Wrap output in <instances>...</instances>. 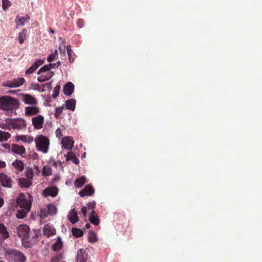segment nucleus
Listing matches in <instances>:
<instances>
[{"label": "nucleus", "instance_id": "f257e3e1", "mask_svg": "<svg viewBox=\"0 0 262 262\" xmlns=\"http://www.w3.org/2000/svg\"><path fill=\"white\" fill-rule=\"evenodd\" d=\"M31 197H32L31 195L28 194L27 198L24 193H20L17 197L16 203L20 208L17 210L16 214L18 219H24L29 211L31 206V203L30 200Z\"/></svg>", "mask_w": 262, "mask_h": 262}, {"label": "nucleus", "instance_id": "f03ea898", "mask_svg": "<svg viewBox=\"0 0 262 262\" xmlns=\"http://www.w3.org/2000/svg\"><path fill=\"white\" fill-rule=\"evenodd\" d=\"M19 107V102L16 98L9 96L0 97V110L13 111Z\"/></svg>", "mask_w": 262, "mask_h": 262}, {"label": "nucleus", "instance_id": "7ed1b4c3", "mask_svg": "<svg viewBox=\"0 0 262 262\" xmlns=\"http://www.w3.org/2000/svg\"><path fill=\"white\" fill-rule=\"evenodd\" d=\"M4 255L7 258L13 262H25L26 258L20 252L10 248H6L4 250Z\"/></svg>", "mask_w": 262, "mask_h": 262}, {"label": "nucleus", "instance_id": "20e7f679", "mask_svg": "<svg viewBox=\"0 0 262 262\" xmlns=\"http://www.w3.org/2000/svg\"><path fill=\"white\" fill-rule=\"evenodd\" d=\"M30 228L26 225H20L16 228V233L21 238L23 244L26 247L31 246V244L29 242L30 237Z\"/></svg>", "mask_w": 262, "mask_h": 262}, {"label": "nucleus", "instance_id": "39448f33", "mask_svg": "<svg viewBox=\"0 0 262 262\" xmlns=\"http://www.w3.org/2000/svg\"><path fill=\"white\" fill-rule=\"evenodd\" d=\"M36 149L37 150L41 151L43 153H47L48 151L50 140L47 137L42 135H38L35 139Z\"/></svg>", "mask_w": 262, "mask_h": 262}, {"label": "nucleus", "instance_id": "423d86ee", "mask_svg": "<svg viewBox=\"0 0 262 262\" xmlns=\"http://www.w3.org/2000/svg\"><path fill=\"white\" fill-rule=\"evenodd\" d=\"M25 82L24 78L20 77L16 79H13L12 80L8 81L2 84L3 86L8 88H16L22 85Z\"/></svg>", "mask_w": 262, "mask_h": 262}, {"label": "nucleus", "instance_id": "0eeeda50", "mask_svg": "<svg viewBox=\"0 0 262 262\" xmlns=\"http://www.w3.org/2000/svg\"><path fill=\"white\" fill-rule=\"evenodd\" d=\"M12 128L14 129H25L27 126V123L25 120L21 118L17 119H12V122H10Z\"/></svg>", "mask_w": 262, "mask_h": 262}, {"label": "nucleus", "instance_id": "6e6552de", "mask_svg": "<svg viewBox=\"0 0 262 262\" xmlns=\"http://www.w3.org/2000/svg\"><path fill=\"white\" fill-rule=\"evenodd\" d=\"M31 120L34 129H40L42 128L45 119L42 115H39L33 117Z\"/></svg>", "mask_w": 262, "mask_h": 262}, {"label": "nucleus", "instance_id": "1a4fd4ad", "mask_svg": "<svg viewBox=\"0 0 262 262\" xmlns=\"http://www.w3.org/2000/svg\"><path fill=\"white\" fill-rule=\"evenodd\" d=\"M0 183L5 187L11 188L13 181L11 177L4 173H0Z\"/></svg>", "mask_w": 262, "mask_h": 262}, {"label": "nucleus", "instance_id": "9d476101", "mask_svg": "<svg viewBox=\"0 0 262 262\" xmlns=\"http://www.w3.org/2000/svg\"><path fill=\"white\" fill-rule=\"evenodd\" d=\"M20 96L21 100L26 104L36 105L37 103V100L31 95L22 93Z\"/></svg>", "mask_w": 262, "mask_h": 262}, {"label": "nucleus", "instance_id": "9b49d317", "mask_svg": "<svg viewBox=\"0 0 262 262\" xmlns=\"http://www.w3.org/2000/svg\"><path fill=\"white\" fill-rule=\"evenodd\" d=\"M95 189L91 185H87L84 189L79 192V194L81 197L91 196L94 193Z\"/></svg>", "mask_w": 262, "mask_h": 262}, {"label": "nucleus", "instance_id": "f8f14e48", "mask_svg": "<svg viewBox=\"0 0 262 262\" xmlns=\"http://www.w3.org/2000/svg\"><path fill=\"white\" fill-rule=\"evenodd\" d=\"M58 192V189L56 187H48L43 190V195L47 197L51 196L52 197L56 196Z\"/></svg>", "mask_w": 262, "mask_h": 262}, {"label": "nucleus", "instance_id": "ddd939ff", "mask_svg": "<svg viewBox=\"0 0 262 262\" xmlns=\"http://www.w3.org/2000/svg\"><path fill=\"white\" fill-rule=\"evenodd\" d=\"M88 255L85 249H80L76 255L77 262H87Z\"/></svg>", "mask_w": 262, "mask_h": 262}, {"label": "nucleus", "instance_id": "4468645a", "mask_svg": "<svg viewBox=\"0 0 262 262\" xmlns=\"http://www.w3.org/2000/svg\"><path fill=\"white\" fill-rule=\"evenodd\" d=\"M43 233L45 235L49 237L56 234V230L52 225L48 224L44 226Z\"/></svg>", "mask_w": 262, "mask_h": 262}, {"label": "nucleus", "instance_id": "2eb2a0df", "mask_svg": "<svg viewBox=\"0 0 262 262\" xmlns=\"http://www.w3.org/2000/svg\"><path fill=\"white\" fill-rule=\"evenodd\" d=\"M43 59H39L35 61L25 72L26 75H29L33 73L36 69L44 63Z\"/></svg>", "mask_w": 262, "mask_h": 262}, {"label": "nucleus", "instance_id": "dca6fc26", "mask_svg": "<svg viewBox=\"0 0 262 262\" xmlns=\"http://www.w3.org/2000/svg\"><path fill=\"white\" fill-rule=\"evenodd\" d=\"M61 143L64 148L71 149L74 142L70 137H65L62 139Z\"/></svg>", "mask_w": 262, "mask_h": 262}, {"label": "nucleus", "instance_id": "f3484780", "mask_svg": "<svg viewBox=\"0 0 262 262\" xmlns=\"http://www.w3.org/2000/svg\"><path fill=\"white\" fill-rule=\"evenodd\" d=\"M25 112L26 116H34L40 112V109L36 106H27L25 107Z\"/></svg>", "mask_w": 262, "mask_h": 262}, {"label": "nucleus", "instance_id": "a211bd4d", "mask_svg": "<svg viewBox=\"0 0 262 262\" xmlns=\"http://www.w3.org/2000/svg\"><path fill=\"white\" fill-rule=\"evenodd\" d=\"M11 151L15 154L22 156L26 152V149L23 145L13 144L11 146Z\"/></svg>", "mask_w": 262, "mask_h": 262}, {"label": "nucleus", "instance_id": "6ab92c4d", "mask_svg": "<svg viewBox=\"0 0 262 262\" xmlns=\"http://www.w3.org/2000/svg\"><path fill=\"white\" fill-rule=\"evenodd\" d=\"M0 237L4 241L10 237L7 228L2 223H0Z\"/></svg>", "mask_w": 262, "mask_h": 262}, {"label": "nucleus", "instance_id": "aec40b11", "mask_svg": "<svg viewBox=\"0 0 262 262\" xmlns=\"http://www.w3.org/2000/svg\"><path fill=\"white\" fill-rule=\"evenodd\" d=\"M41 76L37 78L39 82H42L51 79L55 74L54 72H47L44 73H41Z\"/></svg>", "mask_w": 262, "mask_h": 262}, {"label": "nucleus", "instance_id": "412c9836", "mask_svg": "<svg viewBox=\"0 0 262 262\" xmlns=\"http://www.w3.org/2000/svg\"><path fill=\"white\" fill-rule=\"evenodd\" d=\"M74 90V85L71 82H68L63 87L64 94L70 96L73 93Z\"/></svg>", "mask_w": 262, "mask_h": 262}, {"label": "nucleus", "instance_id": "4be33fe9", "mask_svg": "<svg viewBox=\"0 0 262 262\" xmlns=\"http://www.w3.org/2000/svg\"><path fill=\"white\" fill-rule=\"evenodd\" d=\"M68 218L72 224H75L78 221V214L75 209H73L71 210L68 215Z\"/></svg>", "mask_w": 262, "mask_h": 262}, {"label": "nucleus", "instance_id": "5701e85b", "mask_svg": "<svg viewBox=\"0 0 262 262\" xmlns=\"http://www.w3.org/2000/svg\"><path fill=\"white\" fill-rule=\"evenodd\" d=\"M18 183L21 188H29L32 184V180L27 178H21L18 180Z\"/></svg>", "mask_w": 262, "mask_h": 262}, {"label": "nucleus", "instance_id": "b1692460", "mask_svg": "<svg viewBox=\"0 0 262 262\" xmlns=\"http://www.w3.org/2000/svg\"><path fill=\"white\" fill-rule=\"evenodd\" d=\"M90 222L97 226L99 224L100 220L98 215L96 213L95 211H91V215L90 216Z\"/></svg>", "mask_w": 262, "mask_h": 262}, {"label": "nucleus", "instance_id": "393cba45", "mask_svg": "<svg viewBox=\"0 0 262 262\" xmlns=\"http://www.w3.org/2000/svg\"><path fill=\"white\" fill-rule=\"evenodd\" d=\"M76 100L74 99H70L66 101V107L67 110L74 111L75 109Z\"/></svg>", "mask_w": 262, "mask_h": 262}, {"label": "nucleus", "instance_id": "a878e982", "mask_svg": "<svg viewBox=\"0 0 262 262\" xmlns=\"http://www.w3.org/2000/svg\"><path fill=\"white\" fill-rule=\"evenodd\" d=\"M71 160L76 165L79 163V160L76 157L75 155L71 151L68 152L67 155L66 161Z\"/></svg>", "mask_w": 262, "mask_h": 262}, {"label": "nucleus", "instance_id": "bb28decb", "mask_svg": "<svg viewBox=\"0 0 262 262\" xmlns=\"http://www.w3.org/2000/svg\"><path fill=\"white\" fill-rule=\"evenodd\" d=\"M12 165L19 171H23L24 168V163L19 160H16L15 161H14L12 163Z\"/></svg>", "mask_w": 262, "mask_h": 262}, {"label": "nucleus", "instance_id": "cd10ccee", "mask_svg": "<svg viewBox=\"0 0 262 262\" xmlns=\"http://www.w3.org/2000/svg\"><path fill=\"white\" fill-rule=\"evenodd\" d=\"M30 16L28 15H26V17H19L17 16L15 18V22L17 24V25H21L23 26L25 25V23L26 21H27V19H29Z\"/></svg>", "mask_w": 262, "mask_h": 262}, {"label": "nucleus", "instance_id": "c85d7f7f", "mask_svg": "<svg viewBox=\"0 0 262 262\" xmlns=\"http://www.w3.org/2000/svg\"><path fill=\"white\" fill-rule=\"evenodd\" d=\"M86 182L85 177L82 176L80 178L77 179L75 182L74 185L76 187L80 188Z\"/></svg>", "mask_w": 262, "mask_h": 262}, {"label": "nucleus", "instance_id": "c756f323", "mask_svg": "<svg viewBox=\"0 0 262 262\" xmlns=\"http://www.w3.org/2000/svg\"><path fill=\"white\" fill-rule=\"evenodd\" d=\"M11 135L8 132H3L0 130V141L4 142L7 141Z\"/></svg>", "mask_w": 262, "mask_h": 262}, {"label": "nucleus", "instance_id": "7c9ffc66", "mask_svg": "<svg viewBox=\"0 0 262 262\" xmlns=\"http://www.w3.org/2000/svg\"><path fill=\"white\" fill-rule=\"evenodd\" d=\"M6 123L0 124V127L3 129H8L10 130L12 126L10 122H12V119L7 118L6 119Z\"/></svg>", "mask_w": 262, "mask_h": 262}, {"label": "nucleus", "instance_id": "2f4dec72", "mask_svg": "<svg viewBox=\"0 0 262 262\" xmlns=\"http://www.w3.org/2000/svg\"><path fill=\"white\" fill-rule=\"evenodd\" d=\"M27 32V30L25 29H24L20 32H19L18 35V41L20 44L23 43L25 39H26Z\"/></svg>", "mask_w": 262, "mask_h": 262}, {"label": "nucleus", "instance_id": "473e14b6", "mask_svg": "<svg viewBox=\"0 0 262 262\" xmlns=\"http://www.w3.org/2000/svg\"><path fill=\"white\" fill-rule=\"evenodd\" d=\"M62 247V243L61 242V238L58 237L57 239V241L54 244L53 246V249L54 251H59Z\"/></svg>", "mask_w": 262, "mask_h": 262}, {"label": "nucleus", "instance_id": "72a5a7b5", "mask_svg": "<svg viewBox=\"0 0 262 262\" xmlns=\"http://www.w3.org/2000/svg\"><path fill=\"white\" fill-rule=\"evenodd\" d=\"M42 174L44 176H49L52 175V169L50 166L48 165H45L43 166Z\"/></svg>", "mask_w": 262, "mask_h": 262}, {"label": "nucleus", "instance_id": "f704fd0d", "mask_svg": "<svg viewBox=\"0 0 262 262\" xmlns=\"http://www.w3.org/2000/svg\"><path fill=\"white\" fill-rule=\"evenodd\" d=\"M48 212L49 213L50 215H54L56 213L57 208L55 205L53 204H49L47 208Z\"/></svg>", "mask_w": 262, "mask_h": 262}, {"label": "nucleus", "instance_id": "c9c22d12", "mask_svg": "<svg viewBox=\"0 0 262 262\" xmlns=\"http://www.w3.org/2000/svg\"><path fill=\"white\" fill-rule=\"evenodd\" d=\"M51 64H46L42 67L39 71L37 72V74H40L41 73H44L46 72H50L49 71L51 70Z\"/></svg>", "mask_w": 262, "mask_h": 262}, {"label": "nucleus", "instance_id": "e433bc0d", "mask_svg": "<svg viewBox=\"0 0 262 262\" xmlns=\"http://www.w3.org/2000/svg\"><path fill=\"white\" fill-rule=\"evenodd\" d=\"M72 234L75 237H79L83 235V232L79 229L73 228H72Z\"/></svg>", "mask_w": 262, "mask_h": 262}, {"label": "nucleus", "instance_id": "4c0bfd02", "mask_svg": "<svg viewBox=\"0 0 262 262\" xmlns=\"http://www.w3.org/2000/svg\"><path fill=\"white\" fill-rule=\"evenodd\" d=\"M97 241V237L95 234V233L91 231L89 233V241L90 243H95Z\"/></svg>", "mask_w": 262, "mask_h": 262}, {"label": "nucleus", "instance_id": "58836bf2", "mask_svg": "<svg viewBox=\"0 0 262 262\" xmlns=\"http://www.w3.org/2000/svg\"><path fill=\"white\" fill-rule=\"evenodd\" d=\"M12 5L9 0H2V8L3 10L6 11Z\"/></svg>", "mask_w": 262, "mask_h": 262}, {"label": "nucleus", "instance_id": "ea45409f", "mask_svg": "<svg viewBox=\"0 0 262 262\" xmlns=\"http://www.w3.org/2000/svg\"><path fill=\"white\" fill-rule=\"evenodd\" d=\"M25 176L27 179L32 180L34 176L33 169L29 167L27 168L26 169Z\"/></svg>", "mask_w": 262, "mask_h": 262}, {"label": "nucleus", "instance_id": "a19ab883", "mask_svg": "<svg viewBox=\"0 0 262 262\" xmlns=\"http://www.w3.org/2000/svg\"><path fill=\"white\" fill-rule=\"evenodd\" d=\"M60 89V85H57L54 88V90H53V93L52 94V97L53 98H56L58 96V95H59V93Z\"/></svg>", "mask_w": 262, "mask_h": 262}, {"label": "nucleus", "instance_id": "79ce46f5", "mask_svg": "<svg viewBox=\"0 0 262 262\" xmlns=\"http://www.w3.org/2000/svg\"><path fill=\"white\" fill-rule=\"evenodd\" d=\"M16 141H21L24 142H27V136L25 135H17L15 137Z\"/></svg>", "mask_w": 262, "mask_h": 262}, {"label": "nucleus", "instance_id": "37998d69", "mask_svg": "<svg viewBox=\"0 0 262 262\" xmlns=\"http://www.w3.org/2000/svg\"><path fill=\"white\" fill-rule=\"evenodd\" d=\"M64 107L63 106L56 108L55 113V117L57 118L59 117L60 115L62 113Z\"/></svg>", "mask_w": 262, "mask_h": 262}, {"label": "nucleus", "instance_id": "c03bdc74", "mask_svg": "<svg viewBox=\"0 0 262 262\" xmlns=\"http://www.w3.org/2000/svg\"><path fill=\"white\" fill-rule=\"evenodd\" d=\"M87 205L88 209L91 210V211H95L94 209L95 208L96 203L94 201L88 203Z\"/></svg>", "mask_w": 262, "mask_h": 262}, {"label": "nucleus", "instance_id": "a18cd8bd", "mask_svg": "<svg viewBox=\"0 0 262 262\" xmlns=\"http://www.w3.org/2000/svg\"><path fill=\"white\" fill-rule=\"evenodd\" d=\"M49 213L48 212V210L47 209H43L40 211V216L43 217H46L48 215H49Z\"/></svg>", "mask_w": 262, "mask_h": 262}, {"label": "nucleus", "instance_id": "49530a36", "mask_svg": "<svg viewBox=\"0 0 262 262\" xmlns=\"http://www.w3.org/2000/svg\"><path fill=\"white\" fill-rule=\"evenodd\" d=\"M58 58V57H55L54 55H53L52 54H51L47 58V61L51 63L52 61L56 60Z\"/></svg>", "mask_w": 262, "mask_h": 262}, {"label": "nucleus", "instance_id": "de8ad7c7", "mask_svg": "<svg viewBox=\"0 0 262 262\" xmlns=\"http://www.w3.org/2000/svg\"><path fill=\"white\" fill-rule=\"evenodd\" d=\"M67 53L68 55V57L69 59V60L70 62H71V58H72V51L71 49V48L70 46H67Z\"/></svg>", "mask_w": 262, "mask_h": 262}, {"label": "nucleus", "instance_id": "09e8293b", "mask_svg": "<svg viewBox=\"0 0 262 262\" xmlns=\"http://www.w3.org/2000/svg\"><path fill=\"white\" fill-rule=\"evenodd\" d=\"M49 64H51V69H55L58 68L60 66V62L58 61L56 63H50Z\"/></svg>", "mask_w": 262, "mask_h": 262}, {"label": "nucleus", "instance_id": "8fccbe9b", "mask_svg": "<svg viewBox=\"0 0 262 262\" xmlns=\"http://www.w3.org/2000/svg\"><path fill=\"white\" fill-rule=\"evenodd\" d=\"M87 212V208L86 207H83L81 209V213L82 214L84 217H86Z\"/></svg>", "mask_w": 262, "mask_h": 262}, {"label": "nucleus", "instance_id": "3c124183", "mask_svg": "<svg viewBox=\"0 0 262 262\" xmlns=\"http://www.w3.org/2000/svg\"><path fill=\"white\" fill-rule=\"evenodd\" d=\"M2 146L7 150H11V147L10 144L9 143H4L2 145Z\"/></svg>", "mask_w": 262, "mask_h": 262}, {"label": "nucleus", "instance_id": "603ef678", "mask_svg": "<svg viewBox=\"0 0 262 262\" xmlns=\"http://www.w3.org/2000/svg\"><path fill=\"white\" fill-rule=\"evenodd\" d=\"M34 140L33 137L32 136H27V142L28 143H32Z\"/></svg>", "mask_w": 262, "mask_h": 262}, {"label": "nucleus", "instance_id": "864d4df0", "mask_svg": "<svg viewBox=\"0 0 262 262\" xmlns=\"http://www.w3.org/2000/svg\"><path fill=\"white\" fill-rule=\"evenodd\" d=\"M6 164L4 161H2L0 160V169L4 168L6 167Z\"/></svg>", "mask_w": 262, "mask_h": 262}, {"label": "nucleus", "instance_id": "5fc2aeb1", "mask_svg": "<svg viewBox=\"0 0 262 262\" xmlns=\"http://www.w3.org/2000/svg\"><path fill=\"white\" fill-rule=\"evenodd\" d=\"M77 25L80 27L81 28L83 26V20L82 19H79L77 21Z\"/></svg>", "mask_w": 262, "mask_h": 262}, {"label": "nucleus", "instance_id": "6e6d98bb", "mask_svg": "<svg viewBox=\"0 0 262 262\" xmlns=\"http://www.w3.org/2000/svg\"><path fill=\"white\" fill-rule=\"evenodd\" d=\"M42 86H47L48 89H50L51 88V83H47L42 85Z\"/></svg>", "mask_w": 262, "mask_h": 262}, {"label": "nucleus", "instance_id": "4d7b16f0", "mask_svg": "<svg viewBox=\"0 0 262 262\" xmlns=\"http://www.w3.org/2000/svg\"><path fill=\"white\" fill-rule=\"evenodd\" d=\"M58 134H59L60 135H61V130H60V129L59 128H58L56 130V136L58 137Z\"/></svg>", "mask_w": 262, "mask_h": 262}, {"label": "nucleus", "instance_id": "13d9d810", "mask_svg": "<svg viewBox=\"0 0 262 262\" xmlns=\"http://www.w3.org/2000/svg\"><path fill=\"white\" fill-rule=\"evenodd\" d=\"M4 203V200L2 198L0 197V208L2 207Z\"/></svg>", "mask_w": 262, "mask_h": 262}, {"label": "nucleus", "instance_id": "bf43d9fd", "mask_svg": "<svg viewBox=\"0 0 262 262\" xmlns=\"http://www.w3.org/2000/svg\"><path fill=\"white\" fill-rule=\"evenodd\" d=\"M55 57H58V51L57 50H55L53 53H52Z\"/></svg>", "mask_w": 262, "mask_h": 262}, {"label": "nucleus", "instance_id": "052dcab7", "mask_svg": "<svg viewBox=\"0 0 262 262\" xmlns=\"http://www.w3.org/2000/svg\"><path fill=\"white\" fill-rule=\"evenodd\" d=\"M4 240L3 239H2L1 237H0V246L3 244V243H4Z\"/></svg>", "mask_w": 262, "mask_h": 262}, {"label": "nucleus", "instance_id": "680f3d73", "mask_svg": "<svg viewBox=\"0 0 262 262\" xmlns=\"http://www.w3.org/2000/svg\"><path fill=\"white\" fill-rule=\"evenodd\" d=\"M53 182H57V176H55L54 177V178H53Z\"/></svg>", "mask_w": 262, "mask_h": 262}, {"label": "nucleus", "instance_id": "e2e57ef3", "mask_svg": "<svg viewBox=\"0 0 262 262\" xmlns=\"http://www.w3.org/2000/svg\"><path fill=\"white\" fill-rule=\"evenodd\" d=\"M90 226H91V225H90V224L89 223H87V224H86V225H85V227H86V228H90Z\"/></svg>", "mask_w": 262, "mask_h": 262}, {"label": "nucleus", "instance_id": "0e129e2a", "mask_svg": "<svg viewBox=\"0 0 262 262\" xmlns=\"http://www.w3.org/2000/svg\"><path fill=\"white\" fill-rule=\"evenodd\" d=\"M57 162H54V164H53V165H54L55 167H57Z\"/></svg>", "mask_w": 262, "mask_h": 262}, {"label": "nucleus", "instance_id": "69168bd1", "mask_svg": "<svg viewBox=\"0 0 262 262\" xmlns=\"http://www.w3.org/2000/svg\"><path fill=\"white\" fill-rule=\"evenodd\" d=\"M50 32L52 33H55V31L54 30H52V29L50 28Z\"/></svg>", "mask_w": 262, "mask_h": 262}, {"label": "nucleus", "instance_id": "338daca9", "mask_svg": "<svg viewBox=\"0 0 262 262\" xmlns=\"http://www.w3.org/2000/svg\"><path fill=\"white\" fill-rule=\"evenodd\" d=\"M9 93H14V91H9Z\"/></svg>", "mask_w": 262, "mask_h": 262}, {"label": "nucleus", "instance_id": "774afa93", "mask_svg": "<svg viewBox=\"0 0 262 262\" xmlns=\"http://www.w3.org/2000/svg\"><path fill=\"white\" fill-rule=\"evenodd\" d=\"M85 152H84V153L83 154L82 157H85Z\"/></svg>", "mask_w": 262, "mask_h": 262}]
</instances>
